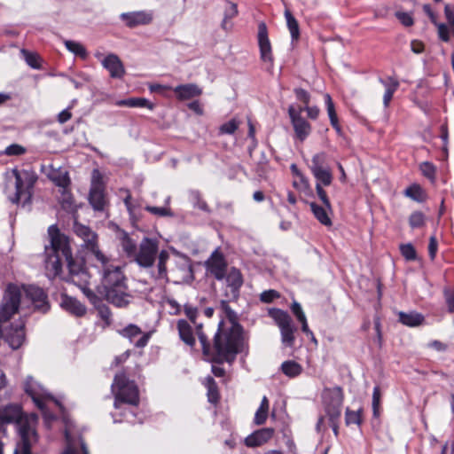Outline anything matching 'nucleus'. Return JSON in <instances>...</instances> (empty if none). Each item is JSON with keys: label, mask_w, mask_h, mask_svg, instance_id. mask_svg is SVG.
I'll list each match as a JSON object with an SVG mask.
<instances>
[{"label": "nucleus", "mask_w": 454, "mask_h": 454, "mask_svg": "<svg viewBox=\"0 0 454 454\" xmlns=\"http://www.w3.org/2000/svg\"><path fill=\"white\" fill-rule=\"evenodd\" d=\"M20 54L22 55L26 63L33 69H41L42 68V59L40 56L34 51H29L26 49L20 50Z\"/></svg>", "instance_id": "e433bc0d"}, {"label": "nucleus", "mask_w": 454, "mask_h": 454, "mask_svg": "<svg viewBox=\"0 0 454 454\" xmlns=\"http://www.w3.org/2000/svg\"><path fill=\"white\" fill-rule=\"evenodd\" d=\"M257 41L262 61L269 63L270 66L272 67L274 61L272 48L269 38L268 28L264 22L258 24Z\"/></svg>", "instance_id": "dca6fc26"}, {"label": "nucleus", "mask_w": 454, "mask_h": 454, "mask_svg": "<svg viewBox=\"0 0 454 454\" xmlns=\"http://www.w3.org/2000/svg\"><path fill=\"white\" fill-rule=\"evenodd\" d=\"M92 264L101 272L105 290L126 284V278L121 266L116 265L112 257L105 254L104 262L95 259L92 261Z\"/></svg>", "instance_id": "0eeeda50"}, {"label": "nucleus", "mask_w": 454, "mask_h": 454, "mask_svg": "<svg viewBox=\"0 0 454 454\" xmlns=\"http://www.w3.org/2000/svg\"><path fill=\"white\" fill-rule=\"evenodd\" d=\"M106 297L114 306L121 308L129 303L130 295L128 294L127 285L124 284L106 290Z\"/></svg>", "instance_id": "aec40b11"}, {"label": "nucleus", "mask_w": 454, "mask_h": 454, "mask_svg": "<svg viewBox=\"0 0 454 454\" xmlns=\"http://www.w3.org/2000/svg\"><path fill=\"white\" fill-rule=\"evenodd\" d=\"M220 309L229 323L227 325L221 320L218 324L214 335V357L211 358V362L231 364L237 354L243 352L242 326L238 323V315L230 307L228 301H221Z\"/></svg>", "instance_id": "7ed1b4c3"}, {"label": "nucleus", "mask_w": 454, "mask_h": 454, "mask_svg": "<svg viewBox=\"0 0 454 454\" xmlns=\"http://www.w3.org/2000/svg\"><path fill=\"white\" fill-rule=\"evenodd\" d=\"M193 195H194V198L197 200V202H196V207L204 211V212H207L209 213L210 212V209L207 204V202L203 200L200 199V193L199 192H193Z\"/></svg>", "instance_id": "0e129e2a"}, {"label": "nucleus", "mask_w": 454, "mask_h": 454, "mask_svg": "<svg viewBox=\"0 0 454 454\" xmlns=\"http://www.w3.org/2000/svg\"><path fill=\"white\" fill-rule=\"evenodd\" d=\"M310 209L314 215V216L317 218V220L325 226H331L332 225V220L329 216V212L332 211V207L328 208L325 205L320 206L317 204L316 202H310L309 203Z\"/></svg>", "instance_id": "bb28decb"}, {"label": "nucleus", "mask_w": 454, "mask_h": 454, "mask_svg": "<svg viewBox=\"0 0 454 454\" xmlns=\"http://www.w3.org/2000/svg\"><path fill=\"white\" fill-rule=\"evenodd\" d=\"M119 333L137 348L145 347L151 338V333H142L140 327L134 324H129Z\"/></svg>", "instance_id": "f3484780"}, {"label": "nucleus", "mask_w": 454, "mask_h": 454, "mask_svg": "<svg viewBox=\"0 0 454 454\" xmlns=\"http://www.w3.org/2000/svg\"><path fill=\"white\" fill-rule=\"evenodd\" d=\"M325 104L326 106L327 114L330 122L338 121V116L335 111V106L330 94L325 93L324 95Z\"/></svg>", "instance_id": "79ce46f5"}, {"label": "nucleus", "mask_w": 454, "mask_h": 454, "mask_svg": "<svg viewBox=\"0 0 454 454\" xmlns=\"http://www.w3.org/2000/svg\"><path fill=\"white\" fill-rule=\"evenodd\" d=\"M281 371L287 377L294 378L301 373L302 367L298 363L289 360L281 364Z\"/></svg>", "instance_id": "4c0bfd02"}, {"label": "nucleus", "mask_w": 454, "mask_h": 454, "mask_svg": "<svg viewBox=\"0 0 454 454\" xmlns=\"http://www.w3.org/2000/svg\"><path fill=\"white\" fill-rule=\"evenodd\" d=\"M379 82L384 86L383 105L388 107L390 101L400 86V82L395 76L380 77Z\"/></svg>", "instance_id": "393cba45"}, {"label": "nucleus", "mask_w": 454, "mask_h": 454, "mask_svg": "<svg viewBox=\"0 0 454 454\" xmlns=\"http://www.w3.org/2000/svg\"><path fill=\"white\" fill-rule=\"evenodd\" d=\"M112 390L114 394V409L112 413L114 423L126 421L135 424L137 421L142 422V419H137V406L139 403V394L137 385L130 381L125 373L115 375L112 384Z\"/></svg>", "instance_id": "20e7f679"}, {"label": "nucleus", "mask_w": 454, "mask_h": 454, "mask_svg": "<svg viewBox=\"0 0 454 454\" xmlns=\"http://www.w3.org/2000/svg\"><path fill=\"white\" fill-rule=\"evenodd\" d=\"M400 252L407 261H414L417 258L416 250L411 243L402 244Z\"/></svg>", "instance_id": "49530a36"}, {"label": "nucleus", "mask_w": 454, "mask_h": 454, "mask_svg": "<svg viewBox=\"0 0 454 454\" xmlns=\"http://www.w3.org/2000/svg\"><path fill=\"white\" fill-rule=\"evenodd\" d=\"M411 49L414 53L419 54L424 51V44L420 41L413 40L411 43Z\"/></svg>", "instance_id": "338daca9"}, {"label": "nucleus", "mask_w": 454, "mask_h": 454, "mask_svg": "<svg viewBox=\"0 0 454 454\" xmlns=\"http://www.w3.org/2000/svg\"><path fill=\"white\" fill-rule=\"evenodd\" d=\"M395 17L405 27H411L414 23L412 15L410 12H395Z\"/></svg>", "instance_id": "603ef678"}, {"label": "nucleus", "mask_w": 454, "mask_h": 454, "mask_svg": "<svg viewBox=\"0 0 454 454\" xmlns=\"http://www.w3.org/2000/svg\"><path fill=\"white\" fill-rule=\"evenodd\" d=\"M121 246L126 256L131 261L138 248L137 243L125 233L121 239Z\"/></svg>", "instance_id": "c9c22d12"}, {"label": "nucleus", "mask_w": 454, "mask_h": 454, "mask_svg": "<svg viewBox=\"0 0 454 454\" xmlns=\"http://www.w3.org/2000/svg\"><path fill=\"white\" fill-rule=\"evenodd\" d=\"M267 417H268L267 411L257 409V411L254 414V422L256 425H262L265 423Z\"/></svg>", "instance_id": "052dcab7"}, {"label": "nucleus", "mask_w": 454, "mask_h": 454, "mask_svg": "<svg viewBox=\"0 0 454 454\" xmlns=\"http://www.w3.org/2000/svg\"><path fill=\"white\" fill-rule=\"evenodd\" d=\"M50 245L44 249V267L46 276L50 279L55 278L61 273L62 261L67 262L68 275L65 280L74 285H82L90 279L84 262L80 258H74L67 236L60 233L59 229L51 225L48 230Z\"/></svg>", "instance_id": "f257e3e1"}, {"label": "nucleus", "mask_w": 454, "mask_h": 454, "mask_svg": "<svg viewBox=\"0 0 454 454\" xmlns=\"http://www.w3.org/2000/svg\"><path fill=\"white\" fill-rule=\"evenodd\" d=\"M90 280L82 285H76L82 294L88 298L91 304L96 305L100 300L99 297L89 287Z\"/></svg>", "instance_id": "37998d69"}, {"label": "nucleus", "mask_w": 454, "mask_h": 454, "mask_svg": "<svg viewBox=\"0 0 454 454\" xmlns=\"http://www.w3.org/2000/svg\"><path fill=\"white\" fill-rule=\"evenodd\" d=\"M409 223L411 228H419L425 223V215L420 211L413 212L409 218Z\"/></svg>", "instance_id": "de8ad7c7"}, {"label": "nucleus", "mask_w": 454, "mask_h": 454, "mask_svg": "<svg viewBox=\"0 0 454 454\" xmlns=\"http://www.w3.org/2000/svg\"><path fill=\"white\" fill-rule=\"evenodd\" d=\"M49 177L57 186L63 188V190H66L70 184V178L66 170L60 168L53 169L49 174ZM63 193H65V191H63Z\"/></svg>", "instance_id": "7c9ffc66"}, {"label": "nucleus", "mask_w": 454, "mask_h": 454, "mask_svg": "<svg viewBox=\"0 0 454 454\" xmlns=\"http://www.w3.org/2000/svg\"><path fill=\"white\" fill-rule=\"evenodd\" d=\"M184 312L195 328L196 334L201 344L203 355L211 361V358L214 357V345H211L207 336L204 333L202 323L196 321L199 314L198 309L190 303H185L184 305Z\"/></svg>", "instance_id": "f8f14e48"}, {"label": "nucleus", "mask_w": 454, "mask_h": 454, "mask_svg": "<svg viewBox=\"0 0 454 454\" xmlns=\"http://www.w3.org/2000/svg\"><path fill=\"white\" fill-rule=\"evenodd\" d=\"M274 434V429L271 427H265L254 431L245 439V444L247 447L254 448L261 446L269 442Z\"/></svg>", "instance_id": "4be33fe9"}, {"label": "nucleus", "mask_w": 454, "mask_h": 454, "mask_svg": "<svg viewBox=\"0 0 454 454\" xmlns=\"http://www.w3.org/2000/svg\"><path fill=\"white\" fill-rule=\"evenodd\" d=\"M238 127L239 121L236 119H231L220 126L219 132L220 134L232 135Z\"/></svg>", "instance_id": "09e8293b"}, {"label": "nucleus", "mask_w": 454, "mask_h": 454, "mask_svg": "<svg viewBox=\"0 0 454 454\" xmlns=\"http://www.w3.org/2000/svg\"><path fill=\"white\" fill-rule=\"evenodd\" d=\"M173 90L176 94V97L179 100L191 99L194 97L200 96L202 93L201 89L193 83L178 85L175 87Z\"/></svg>", "instance_id": "a878e982"}, {"label": "nucleus", "mask_w": 454, "mask_h": 454, "mask_svg": "<svg viewBox=\"0 0 454 454\" xmlns=\"http://www.w3.org/2000/svg\"><path fill=\"white\" fill-rule=\"evenodd\" d=\"M438 250V242L434 235L431 236L428 244V254L432 261L434 260Z\"/></svg>", "instance_id": "bf43d9fd"}, {"label": "nucleus", "mask_w": 454, "mask_h": 454, "mask_svg": "<svg viewBox=\"0 0 454 454\" xmlns=\"http://www.w3.org/2000/svg\"><path fill=\"white\" fill-rule=\"evenodd\" d=\"M326 154L319 153L315 154L311 160L310 170L317 180L316 184L328 186L332 184L333 175L329 168L325 167Z\"/></svg>", "instance_id": "ddd939ff"}, {"label": "nucleus", "mask_w": 454, "mask_h": 454, "mask_svg": "<svg viewBox=\"0 0 454 454\" xmlns=\"http://www.w3.org/2000/svg\"><path fill=\"white\" fill-rule=\"evenodd\" d=\"M303 108V111H306L307 112V114H308V117L312 119V120H316L318 115H319V108L316 106H301Z\"/></svg>", "instance_id": "e2e57ef3"}, {"label": "nucleus", "mask_w": 454, "mask_h": 454, "mask_svg": "<svg viewBox=\"0 0 454 454\" xmlns=\"http://www.w3.org/2000/svg\"><path fill=\"white\" fill-rule=\"evenodd\" d=\"M117 106L141 108L145 107L149 110H153L154 108V104L145 98H129L127 99H122L117 102Z\"/></svg>", "instance_id": "2f4dec72"}, {"label": "nucleus", "mask_w": 454, "mask_h": 454, "mask_svg": "<svg viewBox=\"0 0 454 454\" xmlns=\"http://www.w3.org/2000/svg\"><path fill=\"white\" fill-rule=\"evenodd\" d=\"M105 188H90L89 193V201L94 210L103 211L106 203L105 197Z\"/></svg>", "instance_id": "cd10ccee"}, {"label": "nucleus", "mask_w": 454, "mask_h": 454, "mask_svg": "<svg viewBox=\"0 0 454 454\" xmlns=\"http://www.w3.org/2000/svg\"><path fill=\"white\" fill-rule=\"evenodd\" d=\"M362 411L363 409L360 408L357 411H352L349 408H347L345 411V424L346 426L356 425L358 427L362 424Z\"/></svg>", "instance_id": "58836bf2"}, {"label": "nucleus", "mask_w": 454, "mask_h": 454, "mask_svg": "<svg viewBox=\"0 0 454 454\" xmlns=\"http://www.w3.org/2000/svg\"><path fill=\"white\" fill-rule=\"evenodd\" d=\"M176 328L180 340L191 348L196 344L193 326L185 319H179L176 322Z\"/></svg>", "instance_id": "5701e85b"}, {"label": "nucleus", "mask_w": 454, "mask_h": 454, "mask_svg": "<svg viewBox=\"0 0 454 454\" xmlns=\"http://www.w3.org/2000/svg\"><path fill=\"white\" fill-rule=\"evenodd\" d=\"M101 64L109 72L112 78L121 79L125 74L124 66L116 54H108L101 60Z\"/></svg>", "instance_id": "412c9836"}, {"label": "nucleus", "mask_w": 454, "mask_h": 454, "mask_svg": "<svg viewBox=\"0 0 454 454\" xmlns=\"http://www.w3.org/2000/svg\"><path fill=\"white\" fill-rule=\"evenodd\" d=\"M316 192L319 200L322 201L323 205H325L328 208H331V202L322 184H316Z\"/></svg>", "instance_id": "5fc2aeb1"}, {"label": "nucleus", "mask_w": 454, "mask_h": 454, "mask_svg": "<svg viewBox=\"0 0 454 454\" xmlns=\"http://www.w3.org/2000/svg\"><path fill=\"white\" fill-rule=\"evenodd\" d=\"M268 314L279 328L283 345L292 348L295 341L296 327L290 315L286 311L277 308L270 309Z\"/></svg>", "instance_id": "6e6552de"}, {"label": "nucleus", "mask_w": 454, "mask_h": 454, "mask_svg": "<svg viewBox=\"0 0 454 454\" xmlns=\"http://www.w3.org/2000/svg\"><path fill=\"white\" fill-rule=\"evenodd\" d=\"M167 250L159 252V241L145 237L130 262H136L140 268L151 270V277L155 280L168 282L167 262L169 260Z\"/></svg>", "instance_id": "39448f33"}, {"label": "nucleus", "mask_w": 454, "mask_h": 454, "mask_svg": "<svg viewBox=\"0 0 454 454\" xmlns=\"http://www.w3.org/2000/svg\"><path fill=\"white\" fill-rule=\"evenodd\" d=\"M90 188H105L102 175L100 171L97 168L93 169L91 173Z\"/></svg>", "instance_id": "864d4df0"}, {"label": "nucleus", "mask_w": 454, "mask_h": 454, "mask_svg": "<svg viewBox=\"0 0 454 454\" xmlns=\"http://www.w3.org/2000/svg\"><path fill=\"white\" fill-rule=\"evenodd\" d=\"M0 420L5 424H15L20 442L13 454H32L33 442L37 441L35 426L38 417L35 413H26L20 403H9L0 409ZM67 448L62 454H89L83 440L80 439V449L74 446L68 430L65 431Z\"/></svg>", "instance_id": "f03ea898"}, {"label": "nucleus", "mask_w": 454, "mask_h": 454, "mask_svg": "<svg viewBox=\"0 0 454 454\" xmlns=\"http://www.w3.org/2000/svg\"><path fill=\"white\" fill-rule=\"evenodd\" d=\"M438 28V35L441 40L443 42H449L450 41V31L448 27L443 23H437L434 24Z\"/></svg>", "instance_id": "13d9d810"}, {"label": "nucleus", "mask_w": 454, "mask_h": 454, "mask_svg": "<svg viewBox=\"0 0 454 454\" xmlns=\"http://www.w3.org/2000/svg\"><path fill=\"white\" fill-rule=\"evenodd\" d=\"M279 297H280L279 293L278 291L274 290V289H270V290L263 291L260 294V300H261L262 302H264V303H270L275 299H278Z\"/></svg>", "instance_id": "3c124183"}, {"label": "nucleus", "mask_w": 454, "mask_h": 454, "mask_svg": "<svg viewBox=\"0 0 454 454\" xmlns=\"http://www.w3.org/2000/svg\"><path fill=\"white\" fill-rule=\"evenodd\" d=\"M26 153V148L18 144H12L7 146L3 152L4 154L8 156H20Z\"/></svg>", "instance_id": "8fccbe9b"}, {"label": "nucleus", "mask_w": 454, "mask_h": 454, "mask_svg": "<svg viewBox=\"0 0 454 454\" xmlns=\"http://www.w3.org/2000/svg\"><path fill=\"white\" fill-rule=\"evenodd\" d=\"M284 14L286 20V26L291 35L292 42H295L300 37V27L298 21L288 9L285 11Z\"/></svg>", "instance_id": "473e14b6"}, {"label": "nucleus", "mask_w": 454, "mask_h": 454, "mask_svg": "<svg viewBox=\"0 0 454 454\" xmlns=\"http://www.w3.org/2000/svg\"><path fill=\"white\" fill-rule=\"evenodd\" d=\"M207 271L217 280H223L227 272V262L218 248L215 249L205 262Z\"/></svg>", "instance_id": "2eb2a0df"}, {"label": "nucleus", "mask_w": 454, "mask_h": 454, "mask_svg": "<svg viewBox=\"0 0 454 454\" xmlns=\"http://www.w3.org/2000/svg\"><path fill=\"white\" fill-rule=\"evenodd\" d=\"M303 108L290 105L288 107V114L294 127L296 137L304 141L311 132V126L302 116Z\"/></svg>", "instance_id": "4468645a"}, {"label": "nucleus", "mask_w": 454, "mask_h": 454, "mask_svg": "<svg viewBox=\"0 0 454 454\" xmlns=\"http://www.w3.org/2000/svg\"><path fill=\"white\" fill-rule=\"evenodd\" d=\"M145 209L155 215L158 216H173L171 209L168 207H153V206H146Z\"/></svg>", "instance_id": "c03bdc74"}, {"label": "nucleus", "mask_w": 454, "mask_h": 454, "mask_svg": "<svg viewBox=\"0 0 454 454\" xmlns=\"http://www.w3.org/2000/svg\"><path fill=\"white\" fill-rule=\"evenodd\" d=\"M294 94L297 99L304 104V106L309 105L310 100V95L307 90L301 88H296L294 89Z\"/></svg>", "instance_id": "4d7b16f0"}, {"label": "nucleus", "mask_w": 454, "mask_h": 454, "mask_svg": "<svg viewBox=\"0 0 454 454\" xmlns=\"http://www.w3.org/2000/svg\"><path fill=\"white\" fill-rule=\"evenodd\" d=\"M238 15V7L237 4L234 3H231L230 1H227V6L224 10L223 17H225V20H231L234 17Z\"/></svg>", "instance_id": "6e6d98bb"}, {"label": "nucleus", "mask_w": 454, "mask_h": 454, "mask_svg": "<svg viewBox=\"0 0 454 454\" xmlns=\"http://www.w3.org/2000/svg\"><path fill=\"white\" fill-rule=\"evenodd\" d=\"M60 306L63 309L75 317H82L87 311L86 307L80 301L67 294L61 295Z\"/></svg>", "instance_id": "b1692460"}, {"label": "nucleus", "mask_w": 454, "mask_h": 454, "mask_svg": "<svg viewBox=\"0 0 454 454\" xmlns=\"http://www.w3.org/2000/svg\"><path fill=\"white\" fill-rule=\"evenodd\" d=\"M291 311L294 314V316L296 317L297 321H299L301 325V331L307 335L311 336L313 340H315L313 333L309 328V325L307 322V317L305 313L303 312V309L301 306V304L294 301L291 305Z\"/></svg>", "instance_id": "c85d7f7f"}, {"label": "nucleus", "mask_w": 454, "mask_h": 454, "mask_svg": "<svg viewBox=\"0 0 454 454\" xmlns=\"http://www.w3.org/2000/svg\"><path fill=\"white\" fill-rule=\"evenodd\" d=\"M120 18L125 22L128 27L132 28L140 25L150 24L153 19V14L152 12L137 11L122 12Z\"/></svg>", "instance_id": "a211bd4d"}, {"label": "nucleus", "mask_w": 454, "mask_h": 454, "mask_svg": "<svg viewBox=\"0 0 454 454\" xmlns=\"http://www.w3.org/2000/svg\"><path fill=\"white\" fill-rule=\"evenodd\" d=\"M227 286L230 288V294L226 296L232 300H237L239 297V290L243 285V276L240 270L235 267H231L228 272L225 273Z\"/></svg>", "instance_id": "6ab92c4d"}, {"label": "nucleus", "mask_w": 454, "mask_h": 454, "mask_svg": "<svg viewBox=\"0 0 454 454\" xmlns=\"http://www.w3.org/2000/svg\"><path fill=\"white\" fill-rule=\"evenodd\" d=\"M427 347L430 348H434V349H435L438 352H444L448 348L447 344H445V343H443V342H442L440 340H437L430 341L427 344Z\"/></svg>", "instance_id": "680f3d73"}, {"label": "nucleus", "mask_w": 454, "mask_h": 454, "mask_svg": "<svg viewBox=\"0 0 454 454\" xmlns=\"http://www.w3.org/2000/svg\"><path fill=\"white\" fill-rule=\"evenodd\" d=\"M419 169L424 176L428 178L431 182H434L436 168L433 163L429 161H424L420 164Z\"/></svg>", "instance_id": "a19ab883"}, {"label": "nucleus", "mask_w": 454, "mask_h": 454, "mask_svg": "<svg viewBox=\"0 0 454 454\" xmlns=\"http://www.w3.org/2000/svg\"><path fill=\"white\" fill-rule=\"evenodd\" d=\"M399 321L407 326L415 327L420 325L424 321V317L418 312L411 311V312H399Z\"/></svg>", "instance_id": "c756f323"}, {"label": "nucleus", "mask_w": 454, "mask_h": 454, "mask_svg": "<svg viewBox=\"0 0 454 454\" xmlns=\"http://www.w3.org/2000/svg\"><path fill=\"white\" fill-rule=\"evenodd\" d=\"M72 117V114L69 108L64 109L58 114V121L61 124L69 121Z\"/></svg>", "instance_id": "69168bd1"}, {"label": "nucleus", "mask_w": 454, "mask_h": 454, "mask_svg": "<svg viewBox=\"0 0 454 454\" xmlns=\"http://www.w3.org/2000/svg\"><path fill=\"white\" fill-rule=\"evenodd\" d=\"M12 174L15 177V195L12 199L13 203H18L23 197L25 200H29L32 194V189L36 181V176L32 171L13 169Z\"/></svg>", "instance_id": "9d476101"}, {"label": "nucleus", "mask_w": 454, "mask_h": 454, "mask_svg": "<svg viewBox=\"0 0 454 454\" xmlns=\"http://www.w3.org/2000/svg\"><path fill=\"white\" fill-rule=\"evenodd\" d=\"M380 388L379 386L373 387L372 392V412L373 417L378 418L380 416Z\"/></svg>", "instance_id": "a18cd8bd"}, {"label": "nucleus", "mask_w": 454, "mask_h": 454, "mask_svg": "<svg viewBox=\"0 0 454 454\" xmlns=\"http://www.w3.org/2000/svg\"><path fill=\"white\" fill-rule=\"evenodd\" d=\"M446 301L449 311L454 313V290L446 294Z\"/></svg>", "instance_id": "774afa93"}, {"label": "nucleus", "mask_w": 454, "mask_h": 454, "mask_svg": "<svg viewBox=\"0 0 454 454\" xmlns=\"http://www.w3.org/2000/svg\"><path fill=\"white\" fill-rule=\"evenodd\" d=\"M343 400V390L339 386L323 391V403L328 419H340Z\"/></svg>", "instance_id": "9b49d317"}, {"label": "nucleus", "mask_w": 454, "mask_h": 454, "mask_svg": "<svg viewBox=\"0 0 454 454\" xmlns=\"http://www.w3.org/2000/svg\"><path fill=\"white\" fill-rule=\"evenodd\" d=\"M64 43H65L66 48L70 52L74 53L75 56H79L82 59L87 58V55H88L87 51L82 43L75 42V41H72V40H66L64 42Z\"/></svg>", "instance_id": "ea45409f"}, {"label": "nucleus", "mask_w": 454, "mask_h": 454, "mask_svg": "<svg viewBox=\"0 0 454 454\" xmlns=\"http://www.w3.org/2000/svg\"><path fill=\"white\" fill-rule=\"evenodd\" d=\"M24 390L31 397L35 405L42 411L46 425H50L51 421L56 419V416L50 411L51 404H54L61 411L64 410L60 401L35 381L32 376L27 377Z\"/></svg>", "instance_id": "423d86ee"}, {"label": "nucleus", "mask_w": 454, "mask_h": 454, "mask_svg": "<svg viewBox=\"0 0 454 454\" xmlns=\"http://www.w3.org/2000/svg\"><path fill=\"white\" fill-rule=\"evenodd\" d=\"M204 385L207 390V399L211 403H216L219 401L220 395L215 380L213 377L207 376L205 378Z\"/></svg>", "instance_id": "72a5a7b5"}, {"label": "nucleus", "mask_w": 454, "mask_h": 454, "mask_svg": "<svg viewBox=\"0 0 454 454\" xmlns=\"http://www.w3.org/2000/svg\"><path fill=\"white\" fill-rule=\"evenodd\" d=\"M75 234L82 239L81 247L85 250L86 256L91 262L99 259L104 262L105 253H103L98 245V235L88 226L75 223L74 226Z\"/></svg>", "instance_id": "1a4fd4ad"}, {"label": "nucleus", "mask_w": 454, "mask_h": 454, "mask_svg": "<svg viewBox=\"0 0 454 454\" xmlns=\"http://www.w3.org/2000/svg\"><path fill=\"white\" fill-rule=\"evenodd\" d=\"M403 193L406 197H409L417 202H423L427 198L425 191L417 184H413L407 187Z\"/></svg>", "instance_id": "f704fd0d"}]
</instances>
